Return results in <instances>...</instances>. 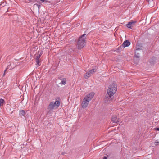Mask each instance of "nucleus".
Instances as JSON below:
<instances>
[{"label": "nucleus", "mask_w": 159, "mask_h": 159, "mask_svg": "<svg viewBox=\"0 0 159 159\" xmlns=\"http://www.w3.org/2000/svg\"><path fill=\"white\" fill-rule=\"evenodd\" d=\"M142 50H136L134 58V62L137 63L139 61V59L140 57V54L142 53Z\"/></svg>", "instance_id": "obj_4"}, {"label": "nucleus", "mask_w": 159, "mask_h": 159, "mask_svg": "<svg viewBox=\"0 0 159 159\" xmlns=\"http://www.w3.org/2000/svg\"><path fill=\"white\" fill-rule=\"evenodd\" d=\"M155 143H156L155 144L156 145H158V144H159V142H155Z\"/></svg>", "instance_id": "obj_21"}, {"label": "nucleus", "mask_w": 159, "mask_h": 159, "mask_svg": "<svg viewBox=\"0 0 159 159\" xmlns=\"http://www.w3.org/2000/svg\"><path fill=\"white\" fill-rule=\"evenodd\" d=\"M94 95V93L93 92H91L88 94H87L84 97L86 98L89 101H91Z\"/></svg>", "instance_id": "obj_6"}, {"label": "nucleus", "mask_w": 159, "mask_h": 159, "mask_svg": "<svg viewBox=\"0 0 159 159\" xmlns=\"http://www.w3.org/2000/svg\"><path fill=\"white\" fill-rule=\"evenodd\" d=\"M5 102V101L2 98L0 99V106H3Z\"/></svg>", "instance_id": "obj_14"}, {"label": "nucleus", "mask_w": 159, "mask_h": 159, "mask_svg": "<svg viewBox=\"0 0 159 159\" xmlns=\"http://www.w3.org/2000/svg\"><path fill=\"white\" fill-rule=\"evenodd\" d=\"M96 72L95 69H92L88 73H87L84 76V77L86 79H87L89 77L91 76L93 74V73Z\"/></svg>", "instance_id": "obj_7"}, {"label": "nucleus", "mask_w": 159, "mask_h": 159, "mask_svg": "<svg viewBox=\"0 0 159 159\" xmlns=\"http://www.w3.org/2000/svg\"><path fill=\"white\" fill-rule=\"evenodd\" d=\"M155 61V60H150V62L151 64H153L154 63V62Z\"/></svg>", "instance_id": "obj_17"}, {"label": "nucleus", "mask_w": 159, "mask_h": 159, "mask_svg": "<svg viewBox=\"0 0 159 159\" xmlns=\"http://www.w3.org/2000/svg\"><path fill=\"white\" fill-rule=\"evenodd\" d=\"M126 26L128 28H129V22L126 25Z\"/></svg>", "instance_id": "obj_20"}, {"label": "nucleus", "mask_w": 159, "mask_h": 159, "mask_svg": "<svg viewBox=\"0 0 159 159\" xmlns=\"http://www.w3.org/2000/svg\"><path fill=\"white\" fill-rule=\"evenodd\" d=\"M59 78L60 79V80H61V81L59 84H60L61 85H65L66 84V78H63L61 79V78L59 77Z\"/></svg>", "instance_id": "obj_11"}, {"label": "nucleus", "mask_w": 159, "mask_h": 159, "mask_svg": "<svg viewBox=\"0 0 159 159\" xmlns=\"http://www.w3.org/2000/svg\"><path fill=\"white\" fill-rule=\"evenodd\" d=\"M136 50H142V46L141 44H137L136 46Z\"/></svg>", "instance_id": "obj_12"}, {"label": "nucleus", "mask_w": 159, "mask_h": 159, "mask_svg": "<svg viewBox=\"0 0 159 159\" xmlns=\"http://www.w3.org/2000/svg\"><path fill=\"white\" fill-rule=\"evenodd\" d=\"M136 22V21L135 20L130 21V29H132L133 27L135 26Z\"/></svg>", "instance_id": "obj_10"}, {"label": "nucleus", "mask_w": 159, "mask_h": 159, "mask_svg": "<svg viewBox=\"0 0 159 159\" xmlns=\"http://www.w3.org/2000/svg\"><path fill=\"white\" fill-rule=\"evenodd\" d=\"M89 101L84 97L83 99L81 104L82 107L84 109L86 108L87 107Z\"/></svg>", "instance_id": "obj_5"}, {"label": "nucleus", "mask_w": 159, "mask_h": 159, "mask_svg": "<svg viewBox=\"0 0 159 159\" xmlns=\"http://www.w3.org/2000/svg\"><path fill=\"white\" fill-rule=\"evenodd\" d=\"M117 87L116 84L115 83L111 84L110 85L107 90V95H106L105 97V101L108 102L112 99L113 97V95L116 92Z\"/></svg>", "instance_id": "obj_1"}, {"label": "nucleus", "mask_w": 159, "mask_h": 159, "mask_svg": "<svg viewBox=\"0 0 159 159\" xmlns=\"http://www.w3.org/2000/svg\"><path fill=\"white\" fill-rule=\"evenodd\" d=\"M60 105V102L59 101H56L55 102H51L48 107L47 109L49 110L47 113V115L50 114L51 111L54 108H57Z\"/></svg>", "instance_id": "obj_3"}, {"label": "nucleus", "mask_w": 159, "mask_h": 159, "mask_svg": "<svg viewBox=\"0 0 159 159\" xmlns=\"http://www.w3.org/2000/svg\"><path fill=\"white\" fill-rule=\"evenodd\" d=\"M11 64H10V65H8L7 66V69H6L5 70H4V74H3V76L5 75V72H6V70L7 69H9L10 70H11V69L12 68H10V66H11Z\"/></svg>", "instance_id": "obj_15"}, {"label": "nucleus", "mask_w": 159, "mask_h": 159, "mask_svg": "<svg viewBox=\"0 0 159 159\" xmlns=\"http://www.w3.org/2000/svg\"><path fill=\"white\" fill-rule=\"evenodd\" d=\"M86 35V34H84L78 39L76 46L79 49H81L83 48L86 44V39L85 37Z\"/></svg>", "instance_id": "obj_2"}, {"label": "nucleus", "mask_w": 159, "mask_h": 159, "mask_svg": "<svg viewBox=\"0 0 159 159\" xmlns=\"http://www.w3.org/2000/svg\"><path fill=\"white\" fill-rule=\"evenodd\" d=\"M129 46V40L125 41L122 44V46L123 48Z\"/></svg>", "instance_id": "obj_9"}, {"label": "nucleus", "mask_w": 159, "mask_h": 159, "mask_svg": "<svg viewBox=\"0 0 159 159\" xmlns=\"http://www.w3.org/2000/svg\"><path fill=\"white\" fill-rule=\"evenodd\" d=\"M38 6L39 8V7H40V5L39 4H36Z\"/></svg>", "instance_id": "obj_23"}, {"label": "nucleus", "mask_w": 159, "mask_h": 159, "mask_svg": "<svg viewBox=\"0 0 159 159\" xmlns=\"http://www.w3.org/2000/svg\"><path fill=\"white\" fill-rule=\"evenodd\" d=\"M36 63L39 66H40V64H39L40 63V61H39V60H36Z\"/></svg>", "instance_id": "obj_18"}, {"label": "nucleus", "mask_w": 159, "mask_h": 159, "mask_svg": "<svg viewBox=\"0 0 159 159\" xmlns=\"http://www.w3.org/2000/svg\"><path fill=\"white\" fill-rule=\"evenodd\" d=\"M25 111L24 110H22L20 111L19 115L21 116H25Z\"/></svg>", "instance_id": "obj_13"}, {"label": "nucleus", "mask_w": 159, "mask_h": 159, "mask_svg": "<svg viewBox=\"0 0 159 159\" xmlns=\"http://www.w3.org/2000/svg\"><path fill=\"white\" fill-rule=\"evenodd\" d=\"M119 119H117L116 115L113 116L111 117V121L113 123H117L119 122Z\"/></svg>", "instance_id": "obj_8"}, {"label": "nucleus", "mask_w": 159, "mask_h": 159, "mask_svg": "<svg viewBox=\"0 0 159 159\" xmlns=\"http://www.w3.org/2000/svg\"><path fill=\"white\" fill-rule=\"evenodd\" d=\"M103 159H107V157H106V156H104V157H103Z\"/></svg>", "instance_id": "obj_22"}, {"label": "nucleus", "mask_w": 159, "mask_h": 159, "mask_svg": "<svg viewBox=\"0 0 159 159\" xmlns=\"http://www.w3.org/2000/svg\"><path fill=\"white\" fill-rule=\"evenodd\" d=\"M40 56H41V55H39L36 56V60H39V58L40 57Z\"/></svg>", "instance_id": "obj_16"}, {"label": "nucleus", "mask_w": 159, "mask_h": 159, "mask_svg": "<svg viewBox=\"0 0 159 159\" xmlns=\"http://www.w3.org/2000/svg\"><path fill=\"white\" fill-rule=\"evenodd\" d=\"M42 2H49L48 1L45 0H40Z\"/></svg>", "instance_id": "obj_19"}, {"label": "nucleus", "mask_w": 159, "mask_h": 159, "mask_svg": "<svg viewBox=\"0 0 159 159\" xmlns=\"http://www.w3.org/2000/svg\"><path fill=\"white\" fill-rule=\"evenodd\" d=\"M64 154V153L63 152H62V153H61V154L63 155V154Z\"/></svg>", "instance_id": "obj_25"}, {"label": "nucleus", "mask_w": 159, "mask_h": 159, "mask_svg": "<svg viewBox=\"0 0 159 159\" xmlns=\"http://www.w3.org/2000/svg\"><path fill=\"white\" fill-rule=\"evenodd\" d=\"M156 130H157L159 131V128H157L156 129Z\"/></svg>", "instance_id": "obj_24"}]
</instances>
